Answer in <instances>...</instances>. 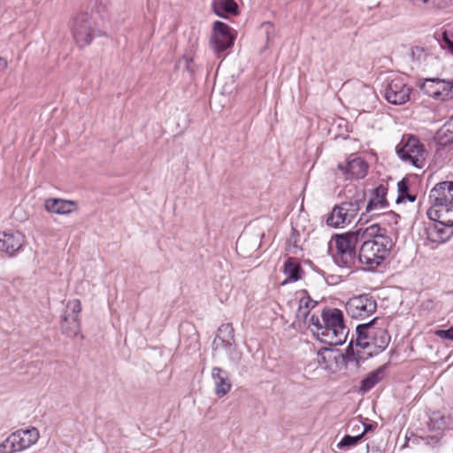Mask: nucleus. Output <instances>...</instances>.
<instances>
[{"label": "nucleus", "instance_id": "24", "mask_svg": "<svg viewBox=\"0 0 453 453\" xmlns=\"http://www.w3.org/2000/svg\"><path fill=\"white\" fill-rule=\"evenodd\" d=\"M397 190H398V197L397 203L408 200L410 202H414L417 198V195L413 194L410 191L409 180L407 179H403L397 183Z\"/></svg>", "mask_w": 453, "mask_h": 453}, {"label": "nucleus", "instance_id": "11", "mask_svg": "<svg viewBox=\"0 0 453 453\" xmlns=\"http://www.w3.org/2000/svg\"><path fill=\"white\" fill-rule=\"evenodd\" d=\"M431 222L426 226V239L436 245L445 243L453 235V222L427 214Z\"/></svg>", "mask_w": 453, "mask_h": 453}, {"label": "nucleus", "instance_id": "31", "mask_svg": "<svg viewBox=\"0 0 453 453\" xmlns=\"http://www.w3.org/2000/svg\"><path fill=\"white\" fill-rule=\"evenodd\" d=\"M411 54L414 58L417 60H423L426 58V52L425 49L420 46H415L411 49Z\"/></svg>", "mask_w": 453, "mask_h": 453}, {"label": "nucleus", "instance_id": "26", "mask_svg": "<svg viewBox=\"0 0 453 453\" xmlns=\"http://www.w3.org/2000/svg\"><path fill=\"white\" fill-rule=\"evenodd\" d=\"M315 303L309 296L303 295L299 299V306L296 311V317L300 319H306L311 309L314 307Z\"/></svg>", "mask_w": 453, "mask_h": 453}, {"label": "nucleus", "instance_id": "32", "mask_svg": "<svg viewBox=\"0 0 453 453\" xmlns=\"http://www.w3.org/2000/svg\"><path fill=\"white\" fill-rule=\"evenodd\" d=\"M7 61L4 58H0V73H3L7 68Z\"/></svg>", "mask_w": 453, "mask_h": 453}, {"label": "nucleus", "instance_id": "10", "mask_svg": "<svg viewBox=\"0 0 453 453\" xmlns=\"http://www.w3.org/2000/svg\"><path fill=\"white\" fill-rule=\"evenodd\" d=\"M411 88L408 86L405 77L393 74L388 79L385 90V98L393 104H403L409 101Z\"/></svg>", "mask_w": 453, "mask_h": 453}, {"label": "nucleus", "instance_id": "3", "mask_svg": "<svg viewBox=\"0 0 453 453\" xmlns=\"http://www.w3.org/2000/svg\"><path fill=\"white\" fill-rule=\"evenodd\" d=\"M357 346L373 356L383 351L389 344L391 337L387 329L378 326V318L369 323L358 325L356 328Z\"/></svg>", "mask_w": 453, "mask_h": 453}, {"label": "nucleus", "instance_id": "34", "mask_svg": "<svg viewBox=\"0 0 453 453\" xmlns=\"http://www.w3.org/2000/svg\"><path fill=\"white\" fill-rule=\"evenodd\" d=\"M449 131L453 134V116L450 122L449 123Z\"/></svg>", "mask_w": 453, "mask_h": 453}, {"label": "nucleus", "instance_id": "8", "mask_svg": "<svg viewBox=\"0 0 453 453\" xmlns=\"http://www.w3.org/2000/svg\"><path fill=\"white\" fill-rule=\"evenodd\" d=\"M237 33L227 24L217 20L214 22L210 39V46L218 58H221V54L231 49L236 39Z\"/></svg>", "mask_w": 453, "mask_h": 453}, {"label": "nucleus", "instance_id": "17", "mask_svg": "<svg viewBox=\"0 0 453 453\" xmlns=\"http://www.w3.org/2000/svg\"><path fill=\"white\" fill-rule=\"evenodd\" d=\"M44 208L48 212L56 214H69L76 210V204L70 200L49 198L45 201Z\"/></svg>", "mask_w": 453, "mask_h": 453}, {"label": "nucleus", "instance_id": "4", "mask_svg": "<svg viewBox=\"0 0 453 453\" xmlns=\"http://www.w3.org/2000/svg\"><path fill=\"white\" fill-rule=\"evenodd\" d=\"M362 226L332 238V254L334 262L342 267L351 268L357 261V244L361 239Z\"/></svg>", "mask_w": 453, "mask_h": 453}, {"label": "nucleus", "instance_id": "13", "mask_svg": "<svg viewBox=\"0 0 453 453\" xmlns=\"http://www.w3.org/2000/svg\"><path fill=\"white\" fill-rule=\"evenodd\" d=\"M424 94L438 101L453 99V81L438 78L426 79L420 85Z\"/></svg>", "mask_w": 453, "mask_h": 453}, {"label": "nucleus", "instance_id": "5", "mask_svg": "<svg viewBox=\"0 0 453 453\" xmlns=\"http://www.w3.org/2000/svg\"><path fill=\"white\" fill-rule=\"evenodd\" d=\"M432 206L427 214L453 222V181L437 183L430 191Z\"/></svg>", "mask_w": 453, "mask_h": 453}, {"label": "nucleus", "instance_id": "14", "mask_svg": "<svg viewBox=\"0 0 453 453\" xmlns=\"http://www.w3.org/2000/svg\"><path fill=\"white\" fill-rule=\"evenodd\" d=\"M357 211V203L347 202L335 205L326 219V224L334 228L342 227L354 219Z\"/></svg>", "mask_w": 453, "mask_h": 453}, {"label": "nucleus", "instance_id": "7", "mask_svg": "<svg viewBox=\"0 0 453 453\" xmlns=\"http://www.w3.org/2000/svg\"><path fill=\"white\" fill-rule=\"evenodd\" d=\"M40 438L37 428L19 429L0 443V453H17L35 445Z\"/></svg>", "mask_w": 453, "mask_h": 453}, {"label": "nucleus", "instance_id": "16", "mask_svg": "<svg viewBox=\"0 0 453 453\" xmlns=\"http://www.w3.org/2000/svg\"><path fill=\"white\" fill-rule=\"evenodd\" d=\"M25 235L19 231H7L0 233V250L10 257L14 256L24 245Z\"/></svg>", "mask_w": 453, "mask_h": 453}, {"label": "nucleus", "instance_id": "1", "mask_svg": "<svg viewBox=\"0 0 453 453\" xmlns=\"http://www.w3.org/2000/svg\"><path fill=\"white\" fill-rule=\"evenodd\" d=\"M358 260L368 271H374L381 265L390 252V238L387 229L379 224L362 226Z\"/></svg>", "mask_w": 453, "mask_h": 453}, {"label": "nucleus", "instance_id": "19", "mask_svg": "<svg viewBox=\"0 0 453 453\" xmlns=\"http://www.w3.org/2000/svg\"><path fill=\"white\" fill-rule=\"evenodd\" d=\"M211 377L215 384V393L219 397L226 395L231 389L230 380L225 371L219 367H213Z\"/></svg>", "mask_w": 453, "mask_h": 453}, {"label": "nucleus", "instance_id": "33", "mask_svg": "<svg viewBox=\"0 0 453 453\" xmlns=\"http://www.w3.org/2000/svg\"><path fill=\"white\" fill-rule=\"evenodd\" d=\"M367 453H382V450L379 448H372V450Z\"/></svg>", "mask_w": 453, "mask_h": 453}, {"label": "nucleus", "instance_id": "2", "mask_svg": "<svg viewBox=\"0 0 453 453\" xmlns=\"http://www.w3.org/2000/svg\"><path fill=\"white\" fill-rule=\"evenodd\" d=\"M322 320L323 324H321L319 318L314 315L309 320V326L318 340L331 346L344 343L349 329L345 326L342 311L339 309L324 311Z\"/></svg>", "mask_w": 453, "mask_h": 453}, {"label": "nucleus", "instance_id": "30", "mask_svg": "<svg viewBox=\"0 0 453 453\" xmlns=\"http://www.w3.org/2000/svg\"><path fill=\"white\" fill-rule=\"evenodd\" d=\"M434 334L441 339L453 341V326L447 330H436Z\"/></svg>", "mask_w": 453, "mask_h": 453}, {"label": "nucleus", "instance_id": "15", "mask_svg": "<svg viewBox=\"0 0 453 453\" xmlns=\"http://www.w3.org/2000/svg\"><path fill=\"white\" fill-rule=\"evenodd\" d=\"M338 169L347 180H359L366 176L367 163L360 157L351 156L344 163L338 165Z\"/></svg>", "mask_w": 453, "mask_h": 453}, {"label": "nucleus", "instance_id": "28", "mask_svg": "<svg viewBox=\"0 0 453 453\" xmlns=\"http://www.w3.org/2000/svg\"><path fill=\"white\" fill-rule=\"evenodd\" d=\"M366 429H365L360 434L356 436L345 435L339 443L340 447H350L356 445L365 435Z\"/></svg>", "mask_w": 453, "mask_h": 453}, {"label": "nucleus", "instance_id": "22", "mask_svg": "<svg viewBox=\"0 0 453 453\" xmlns=\"http://www.w3.org/2000/svg\"><path fill=\"white\" fill-rule=\"evenodd\" d=\"M336 353L331 349L323 348L317 353V362L319 365L325 370L330 369L332 365L336 363Z\"/></svg>", "mask_w": 453, "mask_h": 453}, {"label": "nucleus", "instance_id": "27", "mask_svg": "<svg viewBox=\"0 0 453 453\" xmlns=\"http://www.w3.org/2000/svg\"><path fill=\"white\" fill-rule=\"evenodd\" d=\"M67 309L71 310L73 313V320L76 324V327H79V318L78 315L81 311V303L79 299L71 300L67 303Z\"/></svg>", "mask_w": 453, "mask_h": 453}, {"label": "nucleus", "instance_id": "9", "mask_svg": "<svg viewBox=\"0 0 453 453\" xmlns=\"http://www.w3.org/2000/svg\"><path fill=\"white\" fill-rule=\"evenodd\" d=\"M377 310L376 299L369 294L354 296L346 302V313L353 319H365Z\"/></svg>", "mask_w": 453, "mask_h": 453}, {"label": "nucleus", "instance_id": "12", "mask_svg": "<svg viewBox=\"0 0 453 453\" xmlns=\"http://www.w3.org/2000/svg\"><path fill=\"white\" fill-rule=\"evenodd\" d=\"M94 22L87 12H80L73 19L72 31L76 42L84 47L88 45L95 35Z\"/></svg>", "mask_w": 453, "mask_h": 453}, {"label": "nucleus", "instance_id": "21", "mask_svg": "<svg viewBox=\"0 0 453 453\" xmlns=\"http://www.w3.org/2000/svg\"><path fill=\"white\" fill-rule=\"evenodd\" d=\"M302 267L298 260L295 257H288L283 266V273L287 275V279L283 284L288 282H296L302 278Z\"/></svg>", "mask_w": 453, "mask_h": 453}, {"label": "nucleus", "instance_id": "18", "mask_svg": "<svg viewBox=\"0 0 453 453\" xmlns=\"http://www.w3.org/2000/svg\"><path fill=\"white\" fill-rule=\"evenodd\" d=\"M388 188L380 184L375 188L371 194V198L367 203L366 211H372L379 209H385L388 206L387 200Z\"/></svg>", "mask_w": 453, "mask_h": 453}, {"label": "nucleus", "instance_id": "23", "mask_svg": "<svg viewBox=\"0 0 453 453\" xmlns=\"http://www.w3.org/2000/svg\"><path fill=\"white\" fill-rule=\"evenodd\" d=\"M384 376V368L380 367L375 371L372 372L365 379L361 382V389L368 391L373 388L378 382H380Z\"/></svg>", "mask_w": 453, "mask_h": 453}, {"label": "nucleus", "instance_id": "25", "mask_svg": "<svg viewBox=\"0 0 453 453\" xmlns=\"http://www.w3.org/2000/svg\"><path fill=\"white\" fill-rule=\"evenodd\" d=\"M437 41L441 47L447 50L453 55V27H447L438 35Z\"/></svg>", "mask_w": 453, "mask_h": 453}, {"label": "nucleus", "instance_id": "29", "mask_svg": "<svg viewBox=\"0 0 453 453\" xmlns=\"http://www.w3.org/2000/svg\"><path fill=\"white\" fill-rule=\"evenodd\" d=\"M423 4L432 7L444 8L453 4V0H423Z\"/></svg>", "mask_w": 453, "mask_h": 453}, {"label": "nucleus", "instance_id": "6", "mask_svg": "<svg viewBox=\"0 0 453 453\" xmlns=\"http://www.w3.org/2000/svg\"><path fill=\"white\" fill-rule=\"evenodd\" d=\"M399 157L416 168L422 169L428 157L425 145L414 135L403 137L396 148Z\"/></svg>", "mask_w": 453, "mask_h": 453}, {"label": "nucleus", "instance_id": "20", "mask_svg": "<svg viewBox=\"0 0 453 453\" xmlns=\"http://www.w3.org/2000/svg\"><path fill=\"white\" fill-rule=\"evenodd\" d=\"M211 8L221 18L239 15V7L234 0H212Z\"/></svg>", "mask_w": 453, "mask_h": 453}]
</instances>
